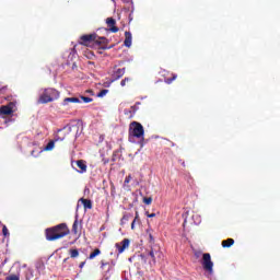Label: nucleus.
Here are the masks:
<instances>
[{"instance_id": "obj_1", "label": "nucleus", "mask_w": 280, "mask_h": 280, "mask_svg": "<svg viewBox=\"0 0 280 280\" xmlns=\"http://www.w3.org/2000/svg\"><path fill=\"white\" fill-rule=\"evenodd\" d=\"M71 233L69 230V225L67 223H59L55 226L47 228L45 230V237L47 242H56L58 240H62V237H67Z\"/></svg>"}, {"instance_id": "obj_2", "label": "nucleus", "mask_w": 280, "mask_h": 280, "mask_svg": "<svg viewBox=\"0 0 280 280\" xmlns=\"http://www.w3.org/2000/svg\"><path fill=\"white\" fill-rule=\"evenodd\" d=\"M78 139V127L66 126L57 130L55 141H71Z\"/></svg>"}, {"instance_id": "obj_3", "label": "nucleus", "mask_w": 280, "mask_h": 280, "mask_svg": "<svg viewBox=\"0 0 280 280\" xmlns=\"http://www.w3.org/2000/svg\"><path fill=\"white\" fill-rule=\"evenodd\" d=\"M95 43L96 45H106L108 39L106 37H100L96 33L82 35L79 40V45H83L84 47H91Z\"/></svg>"}, {"instance_id": "obj_4", "label": "nucleus", "mask_w": 280, "mask_h": 280, "mask_svg": "<svg viewBox=\"0 0 280 280\" xmlns=\"http://www.w3.org/2000/svg\"><path fill=\"white\" fill-rule=\"evenodd\" d=\"M60 92L52 88L44 89L42 95H39L37 104H49L59 100Z\"/></svg>"}, {"instance_id": "obj_5", "label": "nucleus", "mask_w": 280, "mask_h": 280, "mask_svg": "<svg viewBox=\"0 0 280 280\" xmlns=\"http://www.w3.org/2000/svg\"><path fill=\"white\" fill-rule=\"evenodd\" d=\"M145 135V130L143 129V125L138 121H132L129 125V137H135L136 139H143Z\"/></svg>"}, {"instance_id": "obj_6", "label": "nucleus", "mask_w": 280, "mask_h": 280, "mask_svg": "<svg viewBox=\"0 0 280 280\" xmlns=\"http://www.w3.org/2000/svg\"><path fill=\"white\" fill-rule=\"evenodd\" d=\"M201 265L206 272H209V275H213V261H211V254L206 253L202 255Z\"/></svg>"}, {"instance_id": "obj_7", "label": "nucleus", "mask_w": 280, "mask_h": 280, "mask_svg": "<svg viewBox=\"0 0 280 280\" xmlns=\"http://www.w3.org/2000/svg\"><path fill=\"white\" fill-rule=\"evenodd\" d=\"M115 248H117L118 255H121L124 250L130 248V241L128 238H124L121 242L115 244Z\"/></svg>"}, {"instance_id": "obj_8", "label": "nucleus", "mask_w": 280, "mask_h": 280, "mask_svg": "<svg viewBox=\"0 0 280 280\" xmlns=\"http://www.w3.org/2000/svg\"><path fill=\"white\" fill-rule=\"evenodd\" d=\"M106 23H107V27L109 30V32H112L113 34H117V32H119V27H117V21L113 18H107L106 19Z\"/></svg>"}, {"instance_id": "obj_9", "label": "nucleus", "mask_w": 280, "mask_h": 280, "mask_svg": "<svg viewBox=\"0 0 280 280\" xmlns=\"http://www.w3.org/2000/svg\"><path fill=\"white\" fill-rule=\"evenodd\" d=\"M14 103H9V105H3L0 107V115H12Z\"/></svg>"}, {"instance_id": "obj_10", "label": "nucleus", "mask_w": 280, "mask_h": 280, "mask_svg": "<svg viewBox=\"0 0 280 280\" xmlns=\"http://www.w3.org/2000/svg\"><path fill=\"white\" fill-rule=\"evenodd\" d=\"M125 47H132V33L126 31L125 32V42H124Z\"/></svg>"}, {"instance_id": "obj_11", "label": "nucleus", "mask_w": 280, "mask_h": 280, "mask_svg": "<svg viewBox=\"0 0 280 280\" xmlns=\"http://www.w3.org/2000/svg\"><path fill=\"white\" fill-rule=\"evenodd\" d=\"M149 256L151 257L153 264H156V257L161 259V257H163V253H161L160 250L151 249Z\"/></svg>"}, {"instance_id": "obj_12", "label": "nucleus", "mask_w": 280, "mask_h": 280, "mask_svg": "<svg viewBox=\"0 0 280 280\" xmlns=\"http://www.w3.org/2000/svg\"><path fill=\"white\" fill-rule=\"evenodd\" d=\"M82 104V101L78 97H66L63 100L62 106H67L68 104Z\"/></svg>"}, {"instance_id": "obj_13", "label": "nucleus", "mask_w": 280, "mask_h": 280, "mask_svg": "<svg viewBox=\"0 0 280 280\" xmlns=\"http://www.w3.org/2000/svg\"><path fill=\"white\" fill-rule=\"evenodd\" d=\"M106 266L108 267L107 272H110L113 266H115V262L113 260L110 262L106 260H101V270H106Z\"/></svg>"}, {"instance_id": "obj_14", "label": "nucleus", "mask_w": 280, "mask_h": 280, "mask_svg": "<svg viewBox=\"0 0 280 280\" xmlns=\"http://www.w3.org/2000/svg\"><path fill=\"white\" fill-rule=\"evenodd\" d=\"M125 73H126V68H118L114 72L113 78H114V80H119L120 78H124Z\"/></svg>"}, {"instance_id": "obj_15", "label": "nucleus", "mask_w": 280, "mask_h": 280, "mask_svg": "<svg viewBox=\"0 0 280 280\" xmlns=\"http://www.w3.org/2000/svg\"><path fill=\"white\" fill-rule=\"evenodd\" d=\"M77 166L79 167V170H81V174H84L86 172V162L84 160L77 161Z\"/></svg>"}, {"instance_id": "obj_16", "label": "nucleus", "mask_w": 280, "mask_h": 280, "mask_svg": "<svg viewBox=\"0 0 280 280\" xmlns=\"http://www.w3.org/2000/svg\"><path fill=\"white\" fill-rule=\"evenodd\" d=\"M233 244H235V240H233V238L224 240L221 243L223 248H231V246H233Z\"/></svg>"}, {"instance_id": "obj_17", "label": "nucleus", "mask_w": 280, "mask_h": 280, "mask_svg": "<svg viewBox=\"0 0 280 280\" xmlns=\"http://www.w3.org/2000/svg\"><path fill=\"white\" fill-rule=\"evenodd\" d=\"M80 201L82 202L84 209H93V201L90 199L81 198Z\"/></svg>"}, {"instance_id": "obj_18", "label": "nucleus", "mask_w": 280, "mask_h": 280, "mask_svg": "<svg viewBox=\"0 0 280 280\" xmlns=\"http://www.w3.org/2000/svg\"><path fill=\"white\" fill-rule=\"evenodd\" d=\"M72 233L74 235H78L80 233V223L78 222V217H75V220L72 224Z\"/></svg>"}, {"instance_id": "obj_19", "label": "nucleus", "mask_w": 280, "mask_h": 280, "mask_svg": "<svg viewBox=\"0 0 280 280\" xmlns=\"http://www.w3.org/2000/svg\"><path fill=\"white\" fill-rule=\"evenodd\" d=\"M55 145H56L55 141H49L48 144L44 147L42 152H50V150H54Z\"/></svg>"}, {"instance_id": "obj_20", "label": "nucleus", "mask_w": 280, "mask_h": 280, "mask_svg": "<svg viewBox=\"0 0 280 280\" xmlns=\"http://www.w3.org/2000/svg\"><path fill=\"white\" fill-rule=\"evenodd\" d=\"M102 255V250L100 248H95L90 256L88 257V259H95V257Z\"/></svg>"}, {"instance_id": "obj_21", "label": "nucleus", "mask_w": 280, "mask_h": 280, "mask_svg": "<svg viewBox=\"0 0 280 280\" xmlns=\"http://www.w3.org/2000/svg\"><path fill=\"white\" fill-rule=\"evenodd\" d=\"M130 218H132V214H129V213L124 214L120 220V224L121 225L126 224V222H128V220H130Z\"/></svg>"}, {"instance_id": "obj_22", "label": "nucleus", "mask_w": 280, "mask_h": 280, "mask_svg": "<svg viewBox=\"0 0 280 280\" xmlns=\"http://www.w3.org/2000/svg\"><path fill=\"white\" fill-rule=\"evenodd\" d=\"M70 257L71 259H75V257H80V252L78 249H70Z\"/></svg>"}, {"instance_id": "obj_23", "label": "nucleus", "mask_w": 280, "mask_h": 280, "mask_svg": "<svg viewBox=\"0 0 280 280\" xmlns=\"http://www.w3.org/2000/svg\"><path fill=\"white\" fill-rule=\"evenodd\" d=\"M79 100L81 101V103L83 102L84 104H91V102H93V98L89 96H80Z\"/></svg>"}, {"instance_id": "obj_24", "label": "nucleus", "mask_w": 280, "mask_h": 280, "mask_svg": "<svg viewBox=\"0 0 280 280\" xmlns=\"http://www.w3.org/2000/svg\"><path fill=\"white\" fill-rule=\"evenodd\" d=\"M178 78V75L176 74H172V78H166L164 80L165 84H172L174 82V80H176Z\"/></svg>"}, {"instance_id": "obj_25", "label": "nucleus", "mask_w": 280, "mask_h": 280, "mask_svg": "<svg viewBox=\"0 0 280 280\" xmlns=\"http://www.w3.org/2000/svg\"><path fill=\"white\" fill-rule=\"evenodd\" d=\"M137 222H139V212H136V217H135L133 221L131 222L132 231H135V224H137Z\"/></svg>"}, {"instance_id": "obj_26", "label": "nucleus", "mask_w": 280, "mask_h": 280, "mask_svg": "<svg viewBox=\"0 0 280 280\" xmlns=\"http://www.w3.org/2000/svg\"><path fill=\"white\" fill-rule=\"evenodd\" d=\"M2 234L4 237H10V231H8V226L2 224Z\"/></svg>"}, {"instance_id": "obj_27", "label": "nucleus", "mask_w": 280, "mask_h": 280, "mask_svg": "<svg viewBox=\"0 0 280 280\" xmlns=\"http://www.w3.org/2000/svg\"><path fill=\"white\" fill-rule=\"evenodd\" d=\"M139 104H141V103H136L133 106H131V110H130V113H137V110H139Z\"/></svg>"}, {"instance_id": "obj_28", "label": "nucleus", "mask_w": 280, "mask_h": 280, "mask_svg": "<svg viewBox=\"0 0 280 280\" xmlns=\"http://www.w3.org/2000/svg\"><path fill=\"white\" fill-rule=\"evenodd\" d=\"M144 205H152V197H145L143 198Z\"/></svg>"}, {"instance_id": "obj_29", "label": "nucleus", "mask_w": 280, "mask_h": 280, "mask_svg": "<svg viewBox=\"0 0 280 280\" xmlns=\"http://www.w3.org/2000/svg\"><path fill=\"white\" fill-rule=\"evenodd\" d=\"M108 93V90H102L98 94L97 97H104Z\"/></svg>"}, {"instance_id": "obj_30", "label": "nucleus", "mask_w": 280, "mask_h": 280, "mask_svg": "<svg viewBox=\"0 0 280 280\" xmlns=\"http://www.w3.org/2000/svg\"><path fill=\"white\" fill-rule=\"evenodd\" d=\"M130 180H132V175H128V176L125 178L124 185H128V184L130 183Z\"/></svg>"}, {"instance_id": "obj_31", "label": "nucleus", "mask_w": 280, "mask_h": 280, "mask_svg": "<svg viewBox=\"0 0 280 280\" xmlns=\"http://www.w3.org/2000/svg\"><path fill=\"white\" fill-rule=\"evenodd\" d=\"M126 82H130V78H125V79L120 82V85H121V86H126Z\"/></svg>"}, {"instance_id": "obj_32", "label": "nucleus", "mask_w": 280, "mask_h": 280, "mask_svg": "<svg viewBox=\"0 0 280 280\" xmlns=\"http://www.w3.org/2000/svg\"><path fill=\"white\" fill-rule=\"evenodd\" d=\"M7 280H19V277L18 276H10V277H7Z\"/></svg>"}, {"instance_id": "obj_33", "label": "nucleus", "mask_w": 280, "mask_h": 280, "mask_svg": "<svg viewBox=\"0 0 280 280\" xmlns=\"http://www.w3.org/2000/svg\"><path fill=\"white\" fill-rule=\"evenodd\" d=\"M147 215H148V218H156V213H151L150 214V213L147 212Z\"/></svg>"}, {"instance_id": "obj_34", "label": "nucleus", "mask_w": 280, "mask_h": 280, "mask_svg": "<svg viewBox=\"0 0 280 280\" xmlns=\"http://www.w3.org/2000/svg\"><path fill=\"white\" fill-rule=\"evenodd\" d=\"M85 265H86V261H82L80 262L79 268H84Z\"/></svg>"}, {"instance_id": "obj_35", "label": "nucleus", "mask_w": 280, "mask_h": 280, "mask_svg": "<svg viewBox=\"0 0 280 280\" xmlns=\"http://www.w3.org/2000/svg\"><path fill=\"white\" fill-rule=\"evenodd\" d=\"M149 240L150 242H154V236H152V234H149Z\"/></svg>"}, {"instance_id": "obj_36", "label": "nucleus", "mask_w": 280, "mask_h": 280, "mask_svg": "<svg viewBox=\"0 0 280 280\" xmlns=\"http://www.w3.org/2000/svg\"><path fill=\"white\" fill-rule=\"evenodd\" d=\"M138 143H139L140 148H142V145H143V142H138Z\"/></svg>"}, {"instance_id": "obj_37", "label": "nucleus", "mask_w": 280, "mask_h": 280, "mask_svg": "<svg viewBox=\"0 0 280 280\" xmlns=\"http://www.w3.org/2000/svg\"><path fill=\"white\" fill-rule=\"evenodd\" d=\"M183 167H185V162H182Z\"/></svg>"}, {"instance_id": "obj_38", "label": "nucleus", "mask_w": 280, "mask_h": 280, "mask_svg": "<svg viewBox=\"0 0 280 280\" xmlns=\"http://www.w3.org/2000/svg\"><path fill=\"white\" fill-rule=\"evenodd\" d=\"M154 139H159V136H155Z\"/></svg>"}]
</instances>
